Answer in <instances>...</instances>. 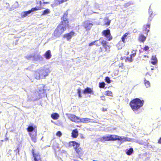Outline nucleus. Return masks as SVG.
Segmentation results:
<instances>
[{
    "instance_id": "nucleus-2",
    "label": "nucleus",
    "mask_w": 161,
    "mask_h": 161,
    "mask_svg": "<svg viewBox=\"0 0 161 161\" xmlns=\"http://www.w3.org/2000/svg\"><path fill=\"white\" fill-rule=\"evenodd\" d=\"M144 101L141 100L140 99L136 98L131 101L130 104L133 111L136 112L143 105Z\"/></svg>"
},
{
    "instance_id": "nucleus-12",
    "label": "nucleus",
    "mask_w": 161,
    "mask_h": 161,
    "mask_svg": "<svg viewBox=\"0 0 161 161\" xmlns=\"http://www.w3.org/2000/svg\"><path fill=\"white\" fill-rule=\"evenodd\" d=\"M75 35V32L72 31L69 33L64 34V37L66 38L67 40L69 41L71 39L73 36H74Z\"/></svg>"
},
{
    "instance_id": "nucleus-5",
    "label": "nucleus",
    "mask_w": 161,
    "mask_h": 161,
    "mask_svg": "<svg viewBox=\"0 0 161 161\" xmlns=\"http://www.w3.org/2000/svg\"><path fill=\"white\" fill-rule=\"evenodd\" d=\"M26 58L28 59L32 58L34 60L40 62L43 61L44 60L43 58L41 55L37 54H35L33 56L32 55L27 56H26Z\"/></svg>"
},
{
    "instance_id": "nucleus-36",
    "label": "nucleus",
    "mask_w": 161,
    "mask_h": 161,
    "mask_svg": "<svg viewBox=\"0 0 161 161\" xmlns=\"http://www.w3.org/2000/svg\"><path fill=\"white\" fill-rule=\"evenodd\" d=\"M119 73V70L118 69L114 70V75H118Z\"/></svg>"
},
{
    "instance_id": "nucleus-20",
    "label": "nucleus",
    "mask_w": 161,
    "mask_h": 161,
    "mask_svg": "<svg viewBox=\"0 0 161 161\" xmlns=\"http://www.w3.org/2000/svg\"><path fill=\"white\" fill-rule=\"evenodd\" d=\"M51 117L54 119H58L59 115L57 113H54L51 114Z\"/></svg>"
},
{
    "instance_id": "nucleus-41",
    "label": "nucleus",
    "mask_w": 161,
    "mask_h": 161,
    "mask_svg": "<svg viewBox=\"0 0 161 161\" xmlns=\"http://www.w3.org/2000/svg\"><path fill=\"white\" fill-rule=\"evenodd\" d=\"M149 14H152V11H150V6L149 7Z\"/></svg>"
},
{
    "instance_id": "nucleus-15",
    "label": "nucleus",
    "mask_w": 161,
    "mask_h": 161,
    "mask_svg": "<svg viewBox=\"0 0 161 161\" xmlns=\"http://www.w3.org/2000/svg\"><path fill=\"white\" fill-rule=\"evenodd\" d=\"M36 126L35 125H30L27 128V130L29 132H31L34 131L33 132H35V130H37L36 129Z\"/></svg>"
},
{
    "instance_id": "nucleus-10",
    "label": "nucleus",
    "mask_w": 161,
    "mask_h": 161,
    "mask_svg": "<svg viewBox=\"0 0 161 161\" xmlns=\"http://www.w3.org/2000/svg\"><path fill=\"white\" fill-rule=\"evenodd\" d=\"M67 12H66L64 14L63 17L62 18L63 19V21L61 22L62 24H64L65 25V26H69L68 19H67Z\"/></svg>"
},
{
    "instance_id": "nucleus-53",
    "label": "nucleus",
    "mask_w": 161,
    "mask_h": 161,
    "mask_svg": "<svg viewBox=\"0 0 161 161\" xmlns=\"http://www.w3.org/2000/svg\"><path fill=\"white\" fill-rule=\"evenodd\" d=\"M93 13H97L96 12H94Z\"/></svg>"
},
{
    "instance_id": "nucleus-25",
    "label": "nucleus",
    "mask_w": 161,
    "mask_h": 161,
    "mask_svg": "<svg viewBox=\"0 0 161 161\" xmlns=\"http://www.w3.org/2000/svg\"><path fill=\"white\" fill-rule=\"evenodd\" d=\"M104 21L105 25H109L111 20H109L108 17H106L104 19Z\"/></svg>"
},
{
    "instance_id": "nucleus-19",
    "label": "nucleus",
    "mask_w": 161,
    "mask_h": 161,
    "mask_svg": "<svg viewBox=\"0 0 161 161\" xmlns=\"http://www.w3.org/2000/svg\"><path fill=\"white\" fill-rule=\"evenodd\" d=\"M72 136L74 138H76L78 135V131L77 129L73 130L72 133Z\"/></svg>"
},
{
    "instance_id": "nucleus-45",
    "label": "nucleus",
    "mask_w": 161,
    "mask_h": 161,
    "mask_svg": "<svg viewBox=\"0 0 161 161\" xmlns=\"http://www.w3.org/2000/svg\"><path fill=\"white\" fill-rule=\"evenodd\" d=\"M106 109H105V108H102V111H103L104 112V111H106Z\"/></svg>"
},
{
    "instance_id": "nucleus-39",
    "label": "nucleus",
    "mask_w": 161,
    "mask_h": 161,
    "mask_svg": "<svg viewBox=\"0 0 161 161\" xmlns=\"http://www.w3.org/2000/svg\"><path fill=\"white\" fill-rule=\"evenodd\" d=\"M130 5V3H127L125 4L124 6L125 7H127L129 6Z\"/></svg>"
},
{
    "instance_id": "nucleus-52",
    "label": "nucleus",
    "mask_w": 161,
    "mask_h": 161,
    "mask_svg": "<svg viewBox=\"0 0 161 161\" xmlns=\"http://www.w3.org/2000/svg\"><path fill=\"white\" fill-rule=\"evenodd\" d=\"M147 32L149 31V30H147Z\"/></svg>"
},
{
    "instance_id": "nucleus-32",
    "label": "nucleus",
    "mask_w": 161,
    "mask_h": 161,
    "mask_svg": "<svg viewBox=\"0 0 161 161\" xmlns=\"http://www.w3.org/2000/svg\"><path fill=\"white\" fill-rule=\"evenodd\" d=\"M105 83L104 82L100 83L99 84V87L100 88H103L104 87Z\"/></svg>"
},
{
    "instance_id": "nucleus-26",
    "label": "nucleus",
    "mask_w": 161,
    "mask_h": 161,
    "mask_svg": "<svg viewBox=\"0 0 161 161\" xmlns=\"http://www.w3.org/2000/svg\"><path fill=\"white\" fill-rule=\"evenodd\" d=\"M104 40L100 39L99 40H97L95 41V45L97 46H99L101 44H102V42Z\"/></svg>"
},
{
    "instance_id": "nucleus-30",
    "label": "nucleus",
    "mask_w": 161,
    "mask_h": 161,
    "mask_svg": "<svg viewBox=\"0 0 161 161\" xmlns=\"http://www.w3.org/2000/svg\"><path fill=\"white\" fill-rule=\"evenodd\" d=\"M50 12V11L49 9H46L43 12V13H42V15H45L47 14H48Z\"/></svg>"
},
{
    "instance_id": "nucleus-51",
    "label": "nucleus",
    "mask_w": 161,
    "mask_h": 161,
    "mask_svg": "<svg viewBox=\"0 0 161 161\" xmlns=\"http://www.w3.org/2000/svg\"><path fill=\"white\" fill-rule=\"evenodd\" d=\"M151 70H153V68H152L151 69Z\"/></svg>"
},
{
    "instance_id": "nucleus-42",
    "label": "nucleus",
    "mask_w": 161,
    "mask_h": 161,
    "mask_svg": "<svg viewBox=\"0 0 161 161\" xmlns=\"http://www.w3.org/2000/svg\"><path fill=\"white\" fill-rule=\"evenodd\" d=\"M158 143L159 144H161V137L160 138V139L158 140Z\"/></svg>"
},
{
    "instance_id": "nucleus-50",
    "label": "nucleus",
    "mask_w": 161,
    "mask_h": 161,
    "mask_svg": "<svg viewBox=\"0 0 161 161\" xmlns=\"http://www.w3.org/2000/svg\"><path fill=\"white\" fill-rule=\"evenodd\" d=\"M122 48V47H119V49H121Z\"/></svg>"
},
{
    "instance_id": "nucleus-48",
    "label": "nucleus",
    "mask_w": 161,
    "mask_h": 161,
    "mask_svg": "<svg viewBox=\"0 0 161 161\" xmlns=\"http://www.w3.org/2000/svg\"><path fill=\"white\" fill-rule=\"evenodd\" d=\"M44 3H48V2H44Z\"/></svg>"
},
{
    "instance_id": "nucleus-11",
    "label": "nucleus",
    "mask_w": 161,
    "mask_h": 161,
    "mask_svg": "<svg viewBox=\"0 0 161 161\" xmlns=\"http://www.w3.org/2000/svg\"><path fill=\"white\" fill-rule=\"evenodd\" d=\"M32 141L34 142H36L37 140V130H35V132L29 133Z\"/></svg>"
},
{
    "instance_id": "nucleus-38",
    "label": "nucleus",
    "mask_w": 161,
    "mask_h": 161,
    "mask_svg": "<svg viewBox=\"0 0 161 161\" xmlns=\"http://www.w3.org/2000/svg\"><path fill=\"white\" fill-rule=\"evenodd\" d=\"M96 41H94L89 44V45L90 46L95 45Z\"/></svg>"
},
{
    "instance_id": "nucleus-46",
    "label": "nucleus",
    "mask_w": 161,
    "mask_h": 161,
    "mask_svg": "<svg viewBox=\"0 0 161 161\" xmlns=\"http://www.w3.org/2000/svg\"><path fill=\"white\" fill-rule=\"evenodd\" d=\"M151 17V15H150V17L149 18V20H150V21L151 20V19H150V18Z\"/></svg>"
},
{
    "instance_id": "nucleus-21",
    "label": "nucleus",
    "mask_w": 161,
    "mask_h": 161,
    "mask_svg": "<svg viewBox=\"0 0 161 161\" xmlns=\"http://www.w3.org/2000/svg\"><path fill=\"white\" fill-rule=\"evenodd\" d=\"M157 59L156 57V56H153L152 57V61L151 63L153 64H156L157 62Z\"/></svg>"
},
{
    "instance_id": "nucleus-16",
    "label": "nucleus",
    "mask_w": 161,
    "mask_h": 161,
    "mask_svg": "<svg viewBox=\"0 0 161 161\" xmlns=\"http://www.w3.org/2000/svg\"><path fill=\"white\" fill-rule=\"evenodd\" d=\"M44 56L47 59H49L52 57L51 51L49 50L47 51L44 55Z\"/></svg>"
},
{
    "instance_id": "nucleus-47",
    "label": "nucleus",
    "mask_w": 161,
    "mask_h": 161,
    "mask_svg": "<svg viewBox=\"0 0 161 161\" xmlns=\"http://www.w3.org/2000/svg\"><path fill=\"white\" fill-rule=\"evenodd\" d=\"M147 27H150V25H148H148H147Z\"/></svg>"
},
{
    "instance_id": "nucleus-3",
    "label": "nucleus",
    "mask_w": 161,
    "mask_h": 161,
    "mask_svg": "<svg viewBox=\"0 0 161 161\" xmlns=\"http://www.w3.org/2000/svg\"><path fill=\"white\" fill-rule=\"evenodd\" d=\"M49 73L48 68L41 69L36 72L35 78L37 79L44 78L48 75Z\"/></svg>"
},
{
    "instance_id": "nucleus-8",
    "label": "nucleus",
    "mask_w": 161,
    "mask_h": 161,
    "mask_svg": "<svg viewBox=\"0 0 161 161\" xmlns=\"http://www.w3.org/2000/svg\"><path fill=\"white\" fill-rule=\"evenodd\" d=\"M68 118L72 121L75 122H79V118L75 115L72 114H66Z\"/></svg>"
},
{
    "instance_id": "nucleus-4",
    "label": "nucleus",
    "mask_w": 161,
    "mask_h": 161,
    "mask_svg": "<svg viewBox=\"0 0 161 161\" xmlns=\"http://www.w3.org/2000/svg\"><path fill=\"white\" fill-rule=\"evenodd\" d=\"M68 26H65L64 24H62L61 22L55 30L54 36L56 37H59L66 30V28H68Z\"/></svg>"
},
{
    "instance_id": "nucleus-31",
    "label": "nucleus",
    "mask_w": 161,
    "mask_h": 161,
    "mask_svg": "<svg viewBox=\"0 0 161 161\" xmlns=\"http://www.w3.org/2000/svg\"><path fill=\"white\" fill-rule=\"evenodd\" d=\"M136 52L135 51L134 52V53H133L132 54L130 55V58H128V60L130 61V62H131L132 61V56H135L136 55Z\"/></svg>"
},
{
    "instance_id": "nucleus-22",
    "label": "nucleus",
    "mask_w": 161,
    "mask_h": 161,
    "mask_svg": "<svg viewBox=\"0 0 161 161\" xmlns=\"http://www.w3.org/2000/svg\"><path fill=\"white\" fill-rule=\"evenodd\" d=\"M126 154L128 155H130L133 152V149L132 148H130L129 149H127L125 150Z\"/></svg>"
},
{
    "instance_id": "nucleus-29",
    "label": "nucleus",
    "mask_w": 161,
    "mask_h": 161,
    "mask_svg": "<svg viewBox=\"0 0 161 161\" xmlns=\"http://www.w3.org/2000/svg\"><path fill=\"white\" fill-rule=\"evenodd\" d=\"M33 157H34L35 161H39V158H38V154H37L34 153V152H33Z\"/></svg>"
},
{
    "instance_id": "nucleus-1",
    "label": "nucleus",
    "mask_w": 161,
    "mask_h": 161,
    "mask_svg": "<svg viewBox=\"0 0 161 161\" xmlns=\"http://www.w3.org/2000/svg\"><path fill=\"white\" fill-rule=\"evenodd\" d=\"M116 140H119L122 142L128 141L136 142L139 143L138 141H136V140L134 139L126 137L123 136H120L114 135H110L107 134L99 138V140L101 142H103V141H115Z\"/></svg>"
},
{
    "instance_id": "nucleus-7",
    "label": "nucleus",
    "mask_w": 161,
    "mask_h": 161,
    "mask_svg": "<svg viewBox=\"0 0 161 161\" xmlns=\"http://www.w3.org/2000/svg\"><path fill=\"white\" fill-rule=\"evenodd\" d=\"M94 24L93 22L89 20H86L84 22L83 26L86 29V31L90 30Z\"/></svg>"
},
{
    "instance_id": "nucleus-37",
    "label": "nucleus",
    "mask_w": 161,
    "mask_h": 161,
    "mask_svg": "<svg viewBox=\"0 0 161 161\" xmlns=\"http://www.w3.org/2000/svg\"><path fill=\"white\" fill-rule=\"evenodd\" d=\"M62 133L60 131H58L56 133V135L59 137L60 136L62 135Z\"/></svg>"
},
{
    "instance_id": "nucleus-28",
    "label": "nucleus",
    "mask_w": 161,
    "mask_h": 161,
    "mask_svg": "<svg viewBox=\"0 0 161 161\" xmlns=\"http://www.w3.org/2000/svg\"><path fill=\"white\" fill-rule=\"evenodd\" d=\"M144 83L146 88H148L150 86V83L149 81L145 79Z\"/></svg>"
},
{
    "instance_id": "nucleus-49",
    "label": "nucleus",
    "mask_w": 161,
    "mask_h": 161,
    "mask_svg": "<svg viewBox=\"0 0 161 161\" xmlns=\"http://www.w3.org/2000/svg\"><path fill=\"white\" fill-rule=\"evenodd\" d=\"M41 3H42L41 2V1H40V5H41Z\"/></svg>"
},
{
    "instance_id": "nucleus-40",
    "label": "nucleus",
    "mask_w": 161,
    "mask_h": 161,
    "mask_svg": "<svg viewBox=\"0 0 161 161\" xmlns=\"http://www.w3.org/2000/svg\"><path fill=\"white\" fill-rule=\"evenodd\" d=\"M149 47L148 46H146L144 48V49L145 51H147L149 49Z\"/></svg>"
},
{
    "instance_id": "nucleus-14",
    "label": "nucleus",
    "mask_w": 161,
    "mask_h": 161,
    "mask_svg": "<svg viewBox=\"0 0 161 161\" xmlns=\"http://www.w3.org/2000/svg\"><path fill=\"white\" fill-rule=\"evenodd\" d=\"M79 122H81L83 123H88L89 122H92V119L87 118H79Z\"/></svg>"
},
{
    "instance_id": "nucleus-23",
    "label": "nucleus",
    "mask_w": 161,
    "mask_h": 161,
    "mask_svg": "<svg viewBox=\"0 0 161 161\" xmlns=\"http://www.w3.org/2000/svg\"><path fill=\"white\" fill-rule=\"evenodd\" d=\"M130 34L129 32H128L125 33L124 35L121 38V40L123 43H125V39H126L127 36Z\"/></svg>"
},
{
    "instance_id": "nucleus-34",
    "label": "nucleus",
    "mask_w": 161,
    "mask_h": 161,
    "mask_svg": "<svg viewBox=\"0 0 161 161\" xmlns=\"http://www.w3.org/2000/svg\"><path fill=\"white\" fill-rule=\"evenodd\" d=\"M105 81L108 83H110L111 82L110 78L108 77H106L105 78Z\"/></svg>"
},
{
    "instance_id": "nucleus-13",
    "label": "nucleus",
    "mask_w": 161,
    "mask_h": 161,
    "mask_svg": "<svg viewBox=\"0 0 161 161\" xmlns=\"http://www.w3.org/2000/svg\"><path fill=\"white\" fill-rule=\"evenodd\" d=\"M69 145L70 146H73L74 149L75 150L76 149L79 147L80 144L75 141H71L69 142Z\"/></svg>"
},
{
    "instance_id": "nucleus-54",
    "label": "nucleus",
    "mask_w": 161,
    "mask_h": 161,
    "mask_svg": "<svg viewBox=\"0 0 161 161\" xmlns=\"http://www.w3.org/2000/svg\"><path fill=\"white\" fill-rule=\"evenodd\" d=\"M119 45V44H118L117 46H118Z\"/></svg>"
},
{
    "instance_id": "nucleus-35",
    "label": "nucleus",
    "mask_w": 161,
    "mask_h": 161,
    "mask_svg": "<svg viewBox=\"0 0 161 161\" xmlns=\"http://www.w3.org/2000/svg\"><path fill=\"white\" fill-rule=\"evenodd\" d=\"M80 93L81 89L80 88H79L77 89V93L79 97H81V95L80 94Z\"/></svg>"
},
{
    "instance_id": "nucleus-6",
    "label": "nucleus",
    "mask_w": 161,
    "mask_h": 161,
    "mask_svg": "<svg viewBox=\"0 0 161 161\" xmlns=\"http://www.w3.org/2000/svg\"><path fill=\"white\" fill-rule=\"evenodd\" d=\"M41 8L38 7L32 8L31 10L28 11L22 12L21 14V16L22 17H25L30 14L32 12H34L37 10H41Z\"/></svg>"
},
{
    "instance_id": "nucleus-27",
    "label": "nucleus",
    "mask_w": 161,
    "mask_h": 161,
    "mask_svg": "<svg viewBox=\"0 0 161 161\" xmlns=\"http://www.w3.org/2000/svg\"><path fill=\"white\" fill-rule=\"evenodd\" d=\"M146 37L143 35H141L139 36V40L142 42H143L146 40Z\"/></svg>"
},
{
    "instance_id": "nucleus-43",
    "label": "nucleus",
    "mask_w": 161,
    "mask_h": 161,
    "mask_svg": "<svg viewBox=\"0 0 161 161\" xmlns=\"http://www.w3.org/2000/svg\"><path fill=\"white\" fill-rule=\"evenodd\" d=\"M101 97V100H105V98H104V97L102 96Z\"/></svg>"
},
{
    "instance_id": "nucleus-44",
    "label": "nucleus",
    "mask_w": 161,
    "mask_h": 161,
    "mask_svg": "<svg viewBox=\"0 0 161 161\" xmlns=\"http://www.w3.org/2000/svg\"><path fill=\"white\" fill-rule=\"evenodd\" d=\"M14 151H15V152H16V153H17V151L18 153H19V150L18 148L16 150H14Z\"/></svg>"
},
{
    "instance_id": "nucleus-18",
    "label": "nucleus",
    "mask_w": 161,
    "mask_h": 161,
    "mask_svg": "<svg viewBox=\"0 0 161 161\" xmlns=\"http://www.w3.org/2000/svg\"><path fill=\"white\" fill-rule=\"evenodd\" d=\"M102 43L103 46L104 48L105 49L106 51H107L109 49L110 47L107 44V42L106 41L104 40L102 42Z\"/></svg>"
},
{
    "instance_id": "nucleus-9",
    "label": "nucleus",
    "mask_w": 161,
    "mask_h": 161,
    "mask_svg": "<svg viewBox=\"0 0 161 161\" xmlns=\"http://www.w3.org/2000/svg\"><path fill=\"white\" fill-rule=\"evenodd\" d=\"M103 34L104 36L106 37L108 41H110L112 39V37L111 36L110 31L109 29L105 30L103 31Z\"/></svg>"
},
{
    "instance_id": "nucleus-33",
    "label": "nucleus",
    "mask_w": 161,
    "mask_h": 161,
    "mask_svg": "<svg viewBox=\"0 0 161 161\" xmlns=\"http://www.w3.org/2000/svg\"><path fill=\"white\" fill-rule=\"evenodd\" d=\"M106 95L108 96H112V93L111 91H106Z\"/></svg>"
},
{
    "instance_id": "nucleus-24",
    "label": "nucleus",
    "mask_w": 161,
    "mask_h": 161,
    "mask_svg": "<svg viewBox=\"0 0 161 161\" xmlns=\"http://www.w3.org/2000/svg\"><path fill=\"white\" fill-rule=\"evenodd\" d=\"M76 152L79 155H82L83 154L82 149L80 148H78L75 150Z\"/></svg>"
},
{
    "instance_id": "nucleus-17",
    "label": "nucleus",
    "mask_w": 161,
    "mask_h": 161,
    "mask_svg": "<svg viewBox=\"0 0 161 161\" xmlns=\"http://www.w3.org/2000/svg\"><path fill=\"white\" fill-rule=\"evenodd\" d=\"M93 91L91 88L87 87L83 91V93L85 94L87 93H91Z\"/></svg>"
}]
</instances>
